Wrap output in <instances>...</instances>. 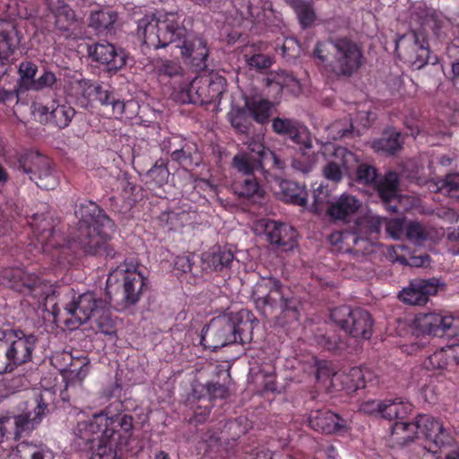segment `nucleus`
Segmentation results:
<instances>
[{
  "instance_id": "1",
  "label": "nucleus",
  "mask_w": 459,
  "mask_h": 459,
  "mask_svg": "<svg viewBox=\"0 0 459 459\" xmlns=\"http://www.w3.org/2000/svg\"><path fill=\"white\" fill-rule=\"evenodd\" d=\"M79 218L74 242L86 254L113 259L119 255L108 238L115 230L112 220L95 203L85 201L74 212Z\"/></svg>"
},
{
  "instance_id": "2",
  "label": "nucleus",
  "mask_w": 459,
  "mask_h": 459,
  "mask_svg": "<svg viewBox=\"0 0 459 459\" xmlns=\"http://www.w3.org/2000/svg\"><path fill=\"white\" fill-rule=\"evenodd\" d=\"M258 320L247 309L227 312L213 317L202 330L200 343L216 351L227 345L250 343Z\"/></svg>"
},
{
  "instance_id": "3",
  "label": "nucleus",
  "mask_w": 459,
  "mask_h": 459,
  "mask_svg": "<svg viewBox=\"0 0 459 459\" xmlns=\"http://www.w3.org/2000/svg\"><path fill=\"white\" fill-rule=\"evenodd\" d=\"M252 297L265 316L279 312L275 315L278 325L284 327L299 321L300 302L277 278H263L255 284Z\"/></svg>"
},
{
  "instance_id": "4",
  "label": "nucleus",
  "mask_w": 459,
  "mask_h": 459,
  "mask_svg": "<svg viewBox=\"0 0 459 459\" xmlns=\"http://www.w3.org/2000/svg\"><path fill=\"white\" fill-rule=\"evenodd\" d=\"M313 55L327 71L338 77H351L362 65L361 48L347 38L317 42Z\"/></svg>"
},
{
  "instance_id": "5",
  "label": "nucleus",
  "mask_w": 459,
  "mask_h": 459,
  "mask_svg": "<svg viewBox=\"0 0 459 459\" xmlns=\"http://www.w3.org/2000/svg\"><path fill=\"white\" fill-rule=\"evenodd\" d=\"M186 33L177 13L145 15L138 21L137 34L143 43L155 49L181 43Z\"/></svg>"
},
{
  "instance_id": "6",
  "label": "nucleus",
  "mask_w": 459,
  "mask_h": 459,
  "mask_svg": "<svg viewBox=\"0 0 459 459\" xmlns=\"http://www.w3.org/2000/svg\"><path fill=\"white\" fill-rule=\"evenodd\" d=\"M38 337L21 330H0V375L31 360Z\"/></svg>"
},
{
  "instance_id": "7",
  "label": "nucleus",
  "mask_w": 459,
  "mask_h": 459,
  "mask_svg": "<svg viewBox=\"0 0 459 459\" xmlns=\"http://www.w3.org/2000/svg\"><path fill=\"white\" fill-rule=\"evenodd\" d=\"M351 178L359 184L374 186L385 208L392 213L397 212L400 178L396 172L388 171L377 180L378 174L374 166L358 161Z\"/></svg>"
},
{
  "instance_id": "8",
  "label": "nucleus",
  "mask_w": 459,
  "mask_h": 459,
  "mask_svg": "<svg viewBox=\"0 0 459 459\" xmlns=\"http://www.w3.org/2000/svg\"><path fill=\"white\" fill-rule=\"evenodd\" d=\"M55 398L51 389H45L36 398L37 406L33 411H27L14 416L0 418V435L11 433L13 428L14 439H20L24 434L33 430L49 412V406Z\"/></svg>"
},
{
  "instance_id": "9",
  "label": "nucleus",
  "mask_w": 459,
  "mask_h": 459,
  "mask_svg": "<svg viewBox=\"0 0 459 459\" xmlns=\"http://www.w3.org/2000/svg\"><path fill=\"white\" fill-rule=\"evenodd\" d=\"M41 249L53 258L60 259L67 248L63 234L56 230V222L49 212L33 213L29 221Z\"/></svg>"
},
{
  "instance_id": "10",
  "label": "nucleus",
  "mask_w": 459,
  "mask_h": 459,
  "mask_svg": "<svg viewBox=\"0 0 459 459\" xmlns=\"http://www.w3.org/2000/svg\"><path fill=\"white\" fill-rule=\"evenodd\" d=\"M398 56L411 63L415 69H421L428 63L435 65L437 56H430L429 44L422 30H411L398 38L395 44Z\"/></svg>"
},
{
  "instance_id": "11",
  "label": "nucleus",
  "mask_w": 459,
  "mask_h": 459,
  "mask_svg": "<svg viewBox=\"0 0 459 459\" xmlns=\"http://www.w3.org/2000/svg\"><path fill=\"white\" fill-rule=\"evenodd\" d=\"M108 303V300L92 291L80 294L65 304L64 322L69 328L75 329L103 311Z\"/></svg>"
},
{
  "instance_id": "12",
  "label": "nucleus",
  "mask_w": 459,
  "mask_h": 459,
  "mask_svg": "<svg viewBox=\"0 0 459 459\" xmlns=\"http://www.w3.org/2000/svg\"><path fill=\"white\" fill-rule=\"evenodd\" d=\"M18 169L41 189L51 190L58 184L50 160L39 152H29L21 155Z\"/></svg>"
},
{
  "instance_id": "13",
  "label": "nucleus",
  "mask_w": 459,
  "mask_h": 459,
  "mask_svg": "<svg viewBox=\"0 0 459 459\" xmlns=\"http://www.w3.org/2000/svg\"><path fill=\"white\" fill-rule=\"evenodd\" d=\"M331 318L353 338L368 340L372 335L373 319L366 310L342 306L331 311Z\"/></svg>"
},
{
  "instance_id": "14",
  "label": "nucleus",
  "mask_w": 459,
  "mask_h": 459,
  "mask_svg": "<svg viewBox=\"0 0 459 459\" xmlns=\"http://www.w3.org/2000/svg\"><path fill=\"white\" fill-rule=\"evenodd\" d=\"M226 91L224 77L214 74L211 77L195 78L183 92V101L198 105H208L221 100Z\"/></svg>"
},
{
  "instance_id": "15",
  "label": "nucleus",
  "mask_w": 459,
  "mask_h": 459,
  "mask_svg": "<svg viewBox=\"0 0 459 459\" xmlns=\"http://www.w3.org/2000/svg\"><path fill=\"white\" fill-rule=\"evenodd\" d=\"M415 327L423 334L438 337L459 336V317L437 313H421L414 320Z\"/></svg>"
},
{
  "instance_id": "16",
  "label": "nucleus",
  "mask_w": 459,
  "mask_h": 459,
  "mask_svg": "<svg viewBox=\"0 0 459 459\" xmlns=\"http://www.w3.org/2000/svg\"><path fill=\"white\" fill-rule=\"evenodd\" d=\"M439 285V280L435 277L429 279L416 278L410 281L408 287L400 291L399 299L408 305H425L429 301V296L437 293Z\"/></svg>"
},
{
  "instance_id": "17",
  "label": "nucleus",
  "mask_w": 459,
  "mask_h": 459,
  "mask_svg": "<svg viewBox=\"0 0 459 459\" xmlns=\"http://www.w3.org/2000/svg\"><path fill=\"white\" fill-rule=\"evenodd\" d=\"M416 424L417 431L421 429L429 442L427 449L429 452L436 454L438 449L450 444L451 437L438 420L428 415H420L416 419Z\"/></svg>"
},
{
  "instance_id": "18",
  "label": "nucleus",
  "mask_w": 459,
  "mask_h": 459,
  "mask_svg": "<svg viewBox=\"0 0 459 459\" xmlns=\"http://www.w3.org/2000/svg\"><path fill=\"white\" fill-rule=\"evenodd\" d=\"M183 57L188 59L195 71H203L207 67L208 48L206 42L198 37L188 36L187 32L181 43L176 45Z\"/></svg>"
},
{
  "instance_id": "19",
  "label": "nucleus",
  "mask_w": 459,
  "mask_h": 459,
  "mask_svg": "<svg viewBox=\"0 0 459 459\" xmlns=\"http://www.w3.org/2000/svg\"><path fill=\"white\" fill-rule=\"evenodd\" d=\"M88 54L93 60L108 65L109 71H117L126 65V55L108 42L96 43L88 47Z\"/></svg>"
},
{
  "instance_id": "20",
  "label": "nucleus",
  "mask_w": 459,
  "mask_h": 459,
  "mask_svg": "<svg viewBox=\"0 0 459 459\" xmlns=\"http://www.w3.org/2000/svg\"><path fill=\"white\" fill-rule=\"evenodd\" d=\"M310 427L325 434H334L346 431L347 421L329 410H315L308 418Z\"/></svg>"
},
{
  "instance_id": "21",
  "label": "nucleus",
  "mask_w": 459,
  "mask_h": 459,
  "mask_svg": "<svg viewBox=\"0 0 459 459\" xmlns=\"http://www.w3.org/2000/svg\"><path fill=\"white\" fill-rule=\"evenodd\" d=\"M264 234L270 243L281 251L292 250L296 245V232L288 224L267 221L264 223Z\"/></svg>"
},
{
  "instance_id": "22",
  "label": "nucleus",
  "mask_w": 459,
  "mask_h": 459,
  "mask_svg": "<svg viewBox=\"0 0 459 459\" xmlns=\"http://www.w3.org/2000/svg\"><path fill=\"white\" fill-rule=\"evenodd\" d=\"M123 276L124 300L128 305H134L140 299L143 287L146 285V278L141 272L128 269H116L110 273V277L118 273Z\"/></svg>"
},
{
  "instance_id": "23",
  "label": "nucleus",
  "mask_w": 459,
  "mask_h": 459,
  "mask_svg": "<svg viewBox=\"0 0 459 459\" xmlns=\"http://www.w3.org/2000/svg\"><path fill=\"white\" fill-rule=\"evenodd\" d=\"M100 427L96 420L79 422L74 431V445L81 450H92L95 444L107 441Z\"/></svg>"
},
{
  "instance_id": "24",
  "label": "nucleus",
  "mask_w": 459,
  "mask_h": 459,
  "mask_svg": "<svg viewBox=\"0 0 459 459\" xmlns=\"http://www.w3.org/2000/svg\"><path fill=\"white\" fill-rule=\"evenodd\" d=\"M360 207L361 202L356 196L344 193L331 203L326 213L333 221L348 222Z\"/></svg>"
},
{
  "instance_id": "25",
  "label": "nucleus",
  "mask_w": 459,
  "mask_h": 459,
  "mask_svg": "<svg viewBox=\"0 0 459 459\" xmlns=\"http://www.w3.org/2000/svg\"><path fill=\"white\" fill-rule=\"evenodd\" d=\"M39 112L41 115H48V119L59 128L68 126L75 115V110L73 107L66 103L61 104L56 100L39 108Z\"/></svg>"
},
{
  "instance_id": "26",
  "label": "nucleus",
  "mask_w": 459,
  "mask_h": 459,
  "mask_svg": "<svg viewBox=\"0 0 459 459\" xmlns=\"http://www.w3.org/2000/svg\"><path fill=\"white\" fill-rule=\"evenodd\" d=\"M234 6L242 18L256 22L264 21L266 10L272 12V4L263 0H234Z\"/></svg>"
},
{
  "instance_id": "27",
  "label": "nucleus",
  "mask_w": 459,
  "mask_h": 459,
  "mask_svg": "<svg viewBox=\"0 0 459 459\" xmlns=\"http://www.w3.org/2000/svg\"><path fill=\"white\" fill-rule=\"evenodd\" d=\"M48 1L54 17L55 29L62 32L67 31L76 22L74 11L64 0Z\"/></svg>"
},
{
  "instance_id": "28",
  "label": "nucleus",
  "mask_w": 459,
  "mask_h": 459,
  "mask_svg": "<svg viewBox=\"0 0 459 459\" xmlns=\"http://www.w3.org/2000/svg\"><path fill=\"white\" fill-rule=\"evenodd\" d=\"M234 259L233 253L221 246H213L203 254L202 260L206 266L214 271L229 268Z\"/></svg>"
},
{
  "instance_id": "29",
  "label": "nucleus",
  "mask_w": 459,
  "mask_h": 459,
  "mask_svg": "<svg viewBox=\"0 0 459 459\" xmlns=\"http://www.w3.org/2000/svg\"><path fill=\"white\" fill-rule=\"evenodd\" d=\"M245 107L256 123L264 125L272 115L273 103L262 97L251 96L245 100Z\"/></svg>"
},
{
  "instance_id": "30",
  "label": "nucleus",
  "mask_w": 459,
  "mask_h": 459,
  "mask_svg": "<svg viewBox=\"0 0 459 459\" xmlns=\"http://www.w3.org/2000/svg\"><path fill=\"white\" fill-rule=\"evenodd\" d=\"M106 421L107 426L108 418L100 419ZM116 431L112 428L106 427L103 429V437L107 441L102 440L98 445L97 449L91 454V459H119L118 445H116Z\"/></svg>"
},
{
  "instance_id": "31",
  "label": "nucleus",
  "mask_w": 459,
  "mask_h": 459,
  "mask_svg": "<svg viewBox=\"0 0 459 459\" xmlns=\"http://www.w3.org/2000/svg\"><path fill=\"white\" fill-rule=\"evenodd\" d=\"M117 17V13L110 9L91 12L89 17V26L98 33L111 32L114 30Z\"/></svg>"
},
{
  "instance_id": "32",
  "label": "nucleus",
  "mask_w": 459,
  "mask_h": 459,
  "mask_svg": "<svg viewBox=\"0 0 459 459\" xmlns=\"http://www.w3.org/2000/svg\"><path fill=\"white\" fill-rule=\"evenodd\" d=\"M279 195L281 199L286 203L305 206L307 204V193L303 186L294 181L281 180Z\"/></svg>"
},
{
  "instance_id": "33",
  "label": "nucleus",
  "mask_w": 459,
  "mask_h": 459,
  "mask_svg": "<svg viewBox=\"0 0 459 459\" xmlns=\"http://www.w3.org/2000/svg\"><path fill=\"white\" fill-rule=\"evenodd\" d=\"M286 3L294 10L298 16L300 26L303 29L310 28L314 25L316 14L313 4L307 0H285Z\"/></svg>"
},
{
  "instance_id": "34",
  "label": "nucleus",
  "mask_w": 459,
  "mask_h": 459,
  "mask_svg": "<svg viewBox=\"0 0 459 459\" xmlns=\"http://www.w3.org/2000/svg\"><path fill=\"white\" fill-rule=\"evenodd\" d=\"M400 138L401 134L399 132H385L379 139L373 142L372 148L377 152L394 155L402 149L403 143Z\"/></svg>"
},
{
  "instance_id": "35",
  "label": "nucleus",
  "mask_w": 459,
  "mask_h": 459,
  "mask_svg": "<svg viewBox=\"0 0 459 459\" xmlns=\"http://www.w3.org/2000/svg\"><path fill=\"white\" fill-rule=\"evenodd\" d=\"M411 410V405L399 399L382 401L380 416L384 419L403 420Z\"/></svg>"
},
{
  "instance_id": "36",
  "label": "nucleus",
  "mask_w": 459,
  "mask_h": 459,
  "mask_svg": "<svg viewBox=\"0 0 459 459\" xmlns=\"http://www.w3.org/2000/svg\"><path fill=\"white\" fill-rule=\"evenodd\" d=\"M265 83L268 87L276 86L278 91L286 88L290 91L295 92L300 89L299 80L292 74L286 71L271 73L265 79Z\"/></svg>"
},
{
  "instance_id": "37",
  "label": "nucleus",
  "mask_w": 459,
  "mask_h": 459,
  "mask_svg": "<svg viewBox=\"0 0 459 459\" xmlns=\"http://www.w3.org/2000/svg\"><path fill=\"white\" fill-rule=\"evenodd\" d=\"M202 158L197 144L189 141L182 145L178 156L173 161H176L186 169H189L198 166Z\"/></svg>"
},
{
  "instance_id": "38",
  "label": "nucleus",
  "mask_w": 459,
  "mask_h": 459,
  "mask_svg": "<svg viewBox=\"0 0 459 459\" xmlns=\"http://www.w3.org/2000/svg\"><path fill=\"white\" fill-rule=\"evenodd\" d=\"M234 191L238 196L252 199L255 203H260L264 195V191L259 186L255 178L252 177L236 182Z\"/></svg>"
},
{
  "instance_id": "39",
  "label": "nucleus",
  "mask_w": 459,
  "mask_h": 459,
  "mask_svg": "<svg viewBox=\"0 0 459 459\" xmlns=\"http://www.w3.org/2000/svg\"><path fill=\"white\" fill-rule=\"evenodd\" d=\"M18 292H24L38 297L42 294L46 288H49V282L39 279L34 273H29L23 271V275L19 282Z\"/></svg>"
},
{
  "instance_id": "40",
  "label": "nucleus",
  "mask_w": 459,
  "mask_h": 459,
  "mask_svg": "<svg viewBox=\"0 0 459 459\" xmlns=\"http://www.w3.org/2000/svg\"><path fill=\"white\" fill-rule=\"evenodd\" d=\"M216 375L221 377L222 383L211 381L208 382L204 387L207 394L211 398L213 399H223L229 395L228 384L230 381V375L229 369L223 368V367L216 368Z\"/></svg>"
},
{
  "instance_id": "41",
  "label": "nucleus",
  "mask_w": 459,
  "mask_h": 459,
  "mask_svg": "<svg viewBox=\"0 0 459 459\" xmlns=\"http://www.w3.org/2000/svg\"><path fill=\"white\" fill-rule=\"evenodd\" d=\"M417 435V424L397 420L392 427V436L400 445L405 446L414 441Z\"/></svg>"
},
{
  "instance_id": "42",
  "label": "nucleus",
  "mask_w": 459,
  "mask_h": 459,
  "mask_svg": "<svg viewBox=\"0 0 459 459\" xmlns=\"http://www.w3.org/2000/svg\"><path fill=\"white\" fill-rule=\"evenodd\" d=\"M38 65L30 61L22 62L19 65L18 74L19 80L17 82L18 91H32L36 82V74Z\"/></svg>"
},
{
  "instance_id": "43",
  "label": "nucleus",
  "mask_w": 459,
  "mask_h": 459,
  "mask_svg": "<svg viewBox=\"0 0 459 459\" xmlns=\"http://www.w3.org/2000/svg\"><path fill=\"white\" fill-rule=\"evenodd\" d=\"M232 165L238 172L246 176L253 175L255 169H264V164L261 163V160H255V156L247 152L236 154L232 159Z\"/></svg>"
},
{
  "instance_id": "44",
  "label": "nucleus",
  "mask_w": 459,
  "mask_h": 459,
  "mask_svg": "<svg viewBox=\"0 0 459 459\" xmlns=\"http://www.w3.org/2000/svg\"><path fill=\"white\" fill-rule=\"evenodd\" d=\"M331 160L336 162V165L342 168V170H346V175L351 178L359 160L357 156L347 148L338 146L334 149Z\"/></svg>"
},
{
  "instance_id": "45",
  "label": "nucleus",
  "mask_w": 459,
  "mask_h": 459,
  "mask_svg": "<svg viewBox=\"0 0 459 459\" xmlns=\"http://www.w3.org/2000/svg\"><path fill=\"white\" fill-rule=\"evenodd\" d=\"M167 164V160L160 158L156 160L155 164L148 170L147 183L151 186L161 187L168 183L170 174Z\"/></svg>"
},
{
  "instance_id": "46",
  "label": "nucleus",
  "mask_w": 459,
  "mask_h": 459,
  "mask_svg": "<svg viewBox=\"0 0 459 459\" xmlns=\"http://www.w3.org/2000/svg\"><path fill=\"white\" fill-rule=\"evenodd\" d=\"M288 138L299 146L301 155H309V151L313 148L312 137L307 128L301 123L293 130V133L288 135Z\"/></svg>"
},
{
  "instance_id": "47",
  "label": "nucleus",
  "mask_w": 459,
  "mask_h": 459,
  "mask_svg": "<svg viewBox=\"0 0 459 459\" xmlns=\"http://www.w3.org/2000/svg\"><path fill=\"white\" fill-rule=\"evenodd\" d=\"M229 116L231 126L238 133L248 134L251 132L253 125L250 118L252 117L245 106L231 111Z\"/></svg>"
},
{
  "instance_id": "48",
  "label": "nucleus",
  "mask_w": 459,
  "mask_h": 459,
  "mask_svg": "<svg viewBox=\"0 0 459 459\" xmlns=\"http://www.w3.org/2000/svg\"><path fill=\"white\" fill-rule=\"evenodd\" d=\"M353 124L349 117L335 120L327 126L328 135L333 140L350 138L353 134Z\"/></svg>"
},
{
  "instance_id": "49",
  "label": "nucleus",
  "mask_w": 459,
  "mask_h": 459,
  "mask_svg": "<svg viewBox=\"0 0 459 459\" xmlns=\"http://www.w3.org/2000/svg\"><path fill=\"white\" fill-rule=\"evenodd\" d=\"M57 294V290L49 283V288H46L42 294L37 297L39 299H42L41 306L44 311L52 315L54 320H56V316L60 312L56 300Z\"/></svg>"
},
{
  "instance_id": "50",
  "label": "nucleus",
  "mask_w": 459,
  "mask_h": 459,
  "mask_svg": "<svg viewBox=\"0 0 459 459\" xmlns=\"http://www.w3.org/2000/svg\"><path fill=\"white\" fill-rule=\"evenodd\" d=\"M333 199L327 186H320L313 192V203L311 210L316 213H320L324 209L331 205Z\"/></svg>"
},
{
  "instance_id": "51",
  "label": "nucleus",
  "mask_w": 459,
  "mask_h": 459,
  "mask_svg": "<svg viewBox=\"0 0 459 459\" xmlns=\"http://www.w3.org/2000/svg\"><path fill=\"white\" fill-rule=\"evenodd\" d=\"M438 184L439 192L459 200V173L447 174Z\"/></svg>"
},
{
  "instance_id": "52",
  "label": "nucleus",
  "mask_w": 459,
  "mask_h": 459,
  "mask_svg": "<svg viewBox=\"0 0 459 459\" xmlns=\"http://www.w3.org/2000/svg\"><path fill=\"white\" fill-rule=\"evenodd\" d=\"M118 425L122 432L114 429L116 431V442L114 443L118 446H126L134 429L133 417L127 414L123 415L118 420Z\"/></svg>"
},
{
  "instance_id": "53",
  "label": "nucleus",
  "mask_w": 459,
  "mask_h": 459,
  "mask_svg": "<svg viewBox=\"0 0 459 459\" xmlns=\"http://www.w3.org/2000/svg\"><path fill=\"white\" fill-rule=\"evenodd\" d=\"M299 122L291 118L277 117L272 121L273 131L281 136H288L299 126Z\"/></svg>"
},
{
  "instance_id": "54",
  "label": "nucleus",
  "mask_w": 459,
  "mask_h": 459,
  "mask_svg": "<svg viewBox=\"0 0 459 459\" xmlns=\"http://www.w3.org/2000/svg\"><path fill=\"white\" fill-rule=\"evenodd\" d=\"M22 275L23 270L21 268H4L0 274L1 283L17 291Z\"/></svg>"
},
{
  "instance_id": "55",
  "label": "nucleus",
  "mask_w": 459,
  "mask_h": 459,
  "mask_svg": "<svg viewBox=\"0 0 459 459\" xmlns=\"http://www.w3.org/2000/svg\"><path fill=\"white\" fill-rule=\"evenodd\" d=\"M316 343L329 351H335L342 348L341 337L333 332H327L325 333H316L315 335Z\"/></svg>"
},
{
  "instance_id": "56",
  "label": "nucleus",
  "mask_w": 459,
  "mask_h": 459,
  "mask_svg": "<svg viewBox=\"0 0 459 459\" xmlns=\"http://www.w3.org/2000/svg\"><path fill=\"white\" fill-rule=\"evenodd\" d=\"M107 308L95 316V326L102 333L111 335L116 332V326Z\"/></svg>"
},
{
  "instance_id": "57",
  "label": "nucleus",
  "mask_w": 459,
  "mask_h": 459,
  "mask_svg": "<svg viewBox=\"0 0 459 459\" xmlns=\"http://www.w3.org/2000/svg\"><path fill=\"white\" fill-rule=\"evenodd\" d=\"M378 225H384L386 232L394 239L400 238L403 230V221L402 219H387L385 217L376 218Z\"/></svg>"
},
{
  "instance_id": "58",
  "label": "nucleus",
  "mask_w": 459,
  "mask_h": 459,
  "mask_svg": "<svg viewBox=\"0 0 459 459\" xmlns=\"http://www.w3.org/2000/svg\"><path fill=\"white\" fill-rule=\"evenodd\" d=\"M79 84L84 89L83 95L88 97H94L100 104L106 101L108 94L111 92L108 90H104L102 86L99 84H92L89 81H80Z\"/></svg>"
},
{
  "instance_id": "59",
  "label": "nucleus",
  "mask_w": 459,
  "mask_h": 459,
  "mask_svg": "<svg viewBox=\"0 0 459 459\" xmlns=\"http://www.w3.org/2000/svg\"><path fill=\"white\" fill-rule=\"evenodd\" d=\"M408 238L418 245H421L427 238L428 233L419 222H410L406 228Z\"/></svg>"
},
{
  "instance_id": "60",
  "label": "nucleus",
  "mask_w": 459,
  "mask_h": 459,
  "mask_svg": "<svg viewBox=\"0 0 459 459\" xmlns=\"http://www.w3.org/2000/svg\"><path fill=\"white\" fill-rule=\"evenodd\" d=\"M57 82V78L56 74L50 71L45 70L42 74H40L34 84L33 90L34 91H40L44 89H53Z\"/></svg>"
},
{
  "instance_id": "61",
  "label": "nucleus",
  "mask_w": 459,
  "mask_h": 459,
  "mask_svg": "<svg viewBox=\"0 0 459 459\" xmlns=\"http://www.w3.org/2000/svg\"><path fill=\"white\" fill-rule=\"evenodd\" d=\"M423 365L428 370L445 368L447 361L444 351H435L424 360Z\"/></svg>"
},
{
  "instance_id": "62",
  "label": "nucleus",
  "mask_w": 459,
  "mask_h": 459,
  "mask_svg": "<svg viewBox=\"0 0 459 459\" xmlns=\"http://www.w3.org/2000/svg\"><path fill=\"white\" fill-rule=\"evenodd\" d=\"M186 139L180 138L178 136H174L164 140L161 144V149L163 152H167L168 154L170 155L171 160H174L178 154V152L182 145L185 143H188Z\"/></svg>"
},
{
  "instance_id": "63",
  "label": "nucleus",
  "mask_w": 459,
  "mask_h": 459,
  "mask_svg": "<svg viewBox=\"0 0 459 459\" xmlns=\"http://www.w3.org/2000/svg\"><path fill=\"white\" fill-rule=\"evenodd\" d=\"M323 175L326 179L339 183L343 175H346V170H342V168L336 165V162L329 160L323 168Z\"/></svg>"
},
{
  "instance_id": "64",
  "label": "nucleus",
  "mask_w": 459,
  "mask_h": 459,
  "mask_svg": "<svg viewBox=\"0 0 459 459\" xmlns=\"http://www.w3.org/2000/svg\"><path fill=\"white\" fill-rule=\"evenodd\" d=\"M273 64V58L263 54H256L248 59V65L258 70L269 68Z\"/></svg>"
}]
</instances>
